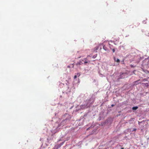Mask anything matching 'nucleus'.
Returning a JSON list of instances; mask_svg holds the SVG:
<instances>
[{
  "label": "nucleus",
  "instance_id": "f257e3e1",
  "mask_svg": "<svg viewBox=\"0 0 149 149\" xmlns=\"http://www.w3.org/2000/svg\"><path fill=\"white\" fill-rule=\"evenodd\" d=\"M126 74L125 73H120L119 78H124L125 77Z\"/></svg>",
  "mask_w": 149,
  "mask_h": 149
},
{
  "label": "nucleus",
  "instance_id": "f03ea898",
  "mask_svg": "<svg viewBox=\"0 0 149 149\" xmlns=\"http://www.w3.org/2000/svg\"><path fill=\"white\" fill-rule=\"evenodd\" d=\"M114 60L115 62H116L117 63H119L120 62V60L118 58H116V57H114Z\"/></svg>",
  "mask_w": 149,
  "mask_h": 149
},
{
  "label": "nucleus",
  "instance_id": "7ed1b4c3",
  "mask_svg": "<svg viewBox=\"0 0 149 149\" xmlns=\"http://www.w3.org/2000/svg\"><path fill=\"white\" fill-rule=\"evenodd\" d=\"M138 108L137 107H133L132 109L133 110H136Z\"/></svg>",
  "mask_w": 149,
  "mask_h": 149
},
{
  "label": "nucleus",
  "instance_id": "20e7f679",
  "mask_svg": "<svg viewBox=\"0 0 149 149\" xmlns=\"http://www.w3.org/2000/svg\"><path fill=\"white\" fill-rule=\"evenodd\" d=\"M81 62H78L77 64H76V65H81Z\"/></svg>",
  "mask_w": 149,
  "mask_h": 149
},
{
  "label": "nucleus",
  "instance_id": "39448f33",
  "mask_svg": "<svg viewBox=\"0 0 149 149\" xmlns=\"http://www.w3.org/2000/svg\"><path fill=\"white\" fill-rule=\"evenodd\" d=\"M77 75L78 76V77H79L80 75V74L79 73H77Z\"/></svg>",
  "mask_w": 149,
  "mask_h": 149
},
{
  "label": "nucleus",
  "instance_id": "423d86ee",
  "mask_svg": "<svg viewBox=\"0 0 149 149\" xmlns=\"http://www.w3.org/2000/svg\"><path fill=\"white\" fill-rule=\"evenodd\" d=\"M77 77V75H75L74 77V79H75Z\"/></svg>",
  "mask_w": 149,
  "mask_h": 149
},
{
  "label": "nucleus",
  "instance_id": "0eeeda50",
  "mask_svg": "<svg viewBox=\"0 0 149 149\" xmlns=\"http://www.w3.org/2000/svg\"><path fill=\"white\" fill-rule=\"evenodd\" d=\"M112 51H113V52L114 53L115 52V49H112Z\"/></svg>",
  "mask_w": 149,
  "mask_h": 149
},
{
  "label": "nucleus",
  "instance_id": "6e6552de",
  "mask_svg": "<svg viewBox=\"0 0 149 149\" xmlns=\"http://www.w3.org/2000/svg\"><path fill=\"white\" fill-rule=\"evenodd\" d=\"M87 63H88V62L87 61H85V62H84L85 64Z\"/></svg>",
  "mask_w": 149,
  "mask_h": 149
},
{
  "label": "nucleus",
  "instance_id": "1a4fd4ad",
  "mask_svg": "<svg viewBox=\"0 0 149 149\" xmlns=\"http://www.w3.org/2000/svg\"><path fill=\"white\" fill-rule=\"evenodd\" d=\"M139 80H138L137 81H136L135 82V83H136V82H137L138 81H139Z\"/></svg>",
  "mask_w": 149,
  "mask_h": 149
},
{
  "label": "nucleus",
  "instance_id": "9d476101",
  "mask_svg": "<svg viewBox=\"0 0 149 149\" xmlns=\"http://www.w3.org/2000/svg\"><path fill=\"white\" fill-rule=\"evenodd\" d=\"M111 107H113L114 106V105L113 104H112L111 105Z\"/></svg>",
  "mask_w": 149,
  "mask_h": 149
},
{
  "label": "nucleus",
  "instance_id": "9b49d317",
  "mask_svg": "<svg viewBox=\"0 0 149 149\" xmlns=\"http://www.w3.org/2000/svg\"><path fill=\"white\" fill-rule=\"evenodd\" d=\"M136 129H134V131H135L136 130Z\"/></svg>",
  "mask_w": 149,
  "mask_h": 149
},
{
  "label": "nucleus",
  "instance_id": "f8f14e48",
  "mask_svg": "<svg viewBox=\"0 0 149 149\" xmlns=\"http://www.w3.org/2000/svg\"><path fill=\"white\" fill-rule=\"evenodd\" d=\"M95 57L94 56H93V58H95Z\"/></svg>",
  "mask_w": 149,
  "mask_h": 149
},
{
  "label": "nucleus",
  "instance_id": "ddd939ff",
  "mask_svg": "<svg viewBox=\"0 0 149 149\" xmlns=\"http://www.w3.org/2000/svg\"><path fill=\"white\" fill-rule=\"evenodd\" d=\"M123 63H124V61H123Z\"/></svg>",
  "mask_w": 149,
  "mask_h": 149
},
{
  "label": "nucleus",
  "instance_id": "4468645a",
  "mask_svg": "<svg viewBox=\"0 0 149 149\" xmlns=\"http://www.w3.org/2000/svg\"><path fill=\"white\" fill-rule=\"evenodd\" d=\"M121 149H123V148H122Z\"/></svg>",
  "mask_w": 149,
  "mask_h": 149
},
{
  "label": "nucleus",
  "instance_id": "2eb2a0df",
  "mask_svg": "<svg viewBox=\"0 0 149 149\" xmlns=\"http://www.w3.org/2000/svg\"><path fill=\"white\" fill-rule=\"evenodd\" d=\"M86 59H84V60H86Z\"/></svg>",
  "mask_w": 149,
  "mask_h": 149
}]
</instances>
